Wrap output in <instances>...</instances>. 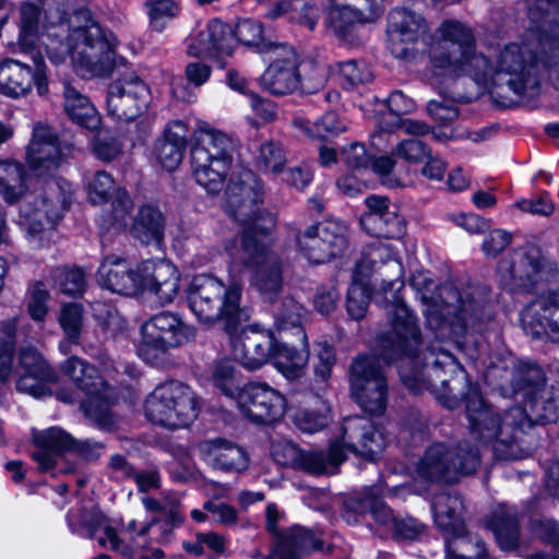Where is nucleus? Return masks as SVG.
<instances>
[{
    "instance_id": "f257e3e1",
    "label": "nucleus",
    "mask_w": 559,
    "mask_h": 559,
    "mask_svg": "<svg viewBox=\"0 0 559 559\" xmlns=\"http://www.w3.org/2000/svg\"><path fill=\"white\" fill-rule=\"evenodd\" d=\"M391 330L377 337L376 352L386 362H397L403 384L413 393L428 391L445 407L453 409L465 397L469 388L465 370L454 356L431 346L419 354L421 334L414 313L404 301L392 293V300L384 298Z\"/></svg>"
},
{
    "instance_id": "f03ea898",
    "label": "nucleus",
    "mask_w": 559,
    "mask_h": 559,
    "mask_svg": "<svg viewBox=\"0 0 559 559\" xmlns=\"http://www.w3.org/2000/svg\"><path fill=\"white\" fill-rule=\"evenodd\" d=\"M25 170L22 165L0 160V194L7 203H20L19 225L28 239L41 246L45 235L69 209L72 200L71 185L61 178L46 182L39 192L26 193Z\"/></svg>"
},
{
    "instance_id": "7ed1b4c3",
    "label": "nucleus",
    "mask_w": 559,
    "mask_h": 559,
    "mask_svg": "<svg viewBox=\"0 0 559 559\" xmlns=\"http://www.w3.org/2000/svg\"><path fill=\"white\" fill-rule=\"evenodd\" d=\"M463 400L471 436L483 444L492 443L497 459L521 460L537 448L533 433L528 438L521 437L524 426H530L522 407L514 406L500 413L484 401L477 386L469 388Z\"/></svg>"
},
{
    "instance_id": "20e7f679",
    "label": "nucleus",
    "mask_w": 559,
    "mask_h": 559,
    "mask_svg": "<svg viewBox=\"0 0 559 559\" xmlns=\"http://www.w3.org/2000/svg\"><path fill=\"white\" fill-rule=\"evenodd\" d=\"M441 304L430 306L426 312V324L437 340L464 335L477 330L492 319L490 288L484 284H468L459 289L452 284L440 287Z\"/></svg>"
},
{
    "instance_id": "39448f33",
    "label": "nucleus",
    "mask_w": 559,
    "mask_h": 559,
    "mask_svg": "<svg viewBox=\"0 0 559 559\" xmlns=\"http://www.w3.org/2000/svg\"><path fill=\"white\" fill-rule=\"evenodd\" d=\"M241 284L233 278L227 285L211 274H198L187 287L189 308L205 325L223 323L227 333H234L247 320L240 307Z\"/></svg>"
},
{
    "instance_id": "423d86ee",
    "label": "nucleus",
    "mask_w": 559,
    "mask_h": 559,
    "mask_svg": "<svg viewBox=\"0 0 559 559\" xmlns=\"http://www.w3.org/2000/svg\"><path fill=\"white\" fill-rule=\"evenodd\" d=\"M542 46L536 38L525 35L522 45H506L496 58L492 97L502 106H510L514 99L510 94L521 97L527 90L537 86L536 64L540 62L549 72L555 84L551 67L542 60Z\"/></svg>"
},
{
    "instance_id": "0eeeda50",
    "label": "nucleus",
    "mask_w": 559,
    "mask_h": 559,
    "mask_svg": "<svg viewBox=\"0 0 559 559\" xmlns=\"http://www.w3.org/2000/svg\"><path fill=\"white\" fill-rule=\"evenodd\" d=\"M201 399L188 384L171 380L158 384L146 397V418L170 430L189 427L199 416Z\"/></svg>"
},
{
    "instance_id": "6e6552de",
    "label": "nucleus",
    "mask_w": 559,
    "mask_h": 559,
    "mask_svg": "<svg viewBox=\"0 0 559 559\" xmlns=\"http://www.w3.org/2000/svg\"><path fill=\"white\" fill-rule=\"evenodd\" d=\"M511 290L532 292L539 284L556 280L558 262L535 243H525L504 255L497 266Z\"/></svg>"
},
{
    "instance_id": "1a4fd4ad",
    "label": "nucleus",
    "mask_w": 559,
    "mask_h": 559,
    "mask_svg": "<svg viewBox=\"0 0 559 559\" xmlns=\"http://www.w3.org/2000/svg\"><path fill=\"white\" fill-rule=\"evenodd\" d=\"M234 153L235 143L227 134L216 130L200 134L191 148V166L197 182L207 193L215 195L222 191Z\"/></svg>"
},
{
    "instance_id": "9d476101",
    "label": "nucleus",
    "mask_w": 559,
    "mask_h": 559,
    "mask_svg": "<svg viewBox=\"0 0 559 559\" xmlns=\"http://www.w3.org/2000/svg\"><path fill=\"white\" fill-rule=\"evenodd\" d=\"M479 464V450L466 440L455 444L435 442L419 459L416 472L432 483H453L475 473Z\"/></svg>"
},
{
    "instance_id": "9b49d317",
    "label": "nucleus",
    "mask_w": 559,
    "mask_h": 559,
    "mask_svg": "<svg viewBox=\"0 0 559 559\" xmlns=\"http://www.w3.org/2000/svg\"><path fill=\"white\" fill-rule=\"evenodd\" d=\"M141 333L138 353L151 365H158L170 348L180 347L195 337V329L169 311H162L145 321Z\"/></svg>"
},
{
    "instance_id": "f8f14e48",
    "label": "nucleus",
    "mask_w": 559,
    "mask_h": 559,
    "mask_svg": "<svg viewBox=\"0 0 559 559\" xmlns=\"http://www.w3.org/2000/svg\"><path fill=\"white\" fill-rule=\"evenodd\" d=\"M240 260L250 273V284L267 301H273L283 287L281 257L262 243L258 237L241 238Z\"/></svg>"
},
{
    "instance_id": "ddd939ff",
    "label": "nucleus",
    "mask_w": 559,
    "mask_h": 559,
    "mask_svg": "<svg viewBox=\"0 0 559 559\" xmlns=\"http://www.w3.org/2000/svg\"><path fill=\"white\" fill-rule=\"evenodd\" d=\"M350 392L359 407L370 415L386 409L389 386L383 367L374 356H359L350 365Z\"/></svg>"
},
{
    "instance_id": "4468645a",
    "label": "nucleus",
    "mask_w": 559,
    "mask_h": 559,
    "mask_svg": "<svg viewBox=\"0 0 559 559\" xmlns=\"http://www.w3.org/2000/svg\"><path fill=\"white\" fill-rule=\"evenodd\" d=\"M37 447L32 459L37 463L41 473L50 472L57 464V457L67 453L80 456L86 462L96 461L102 455L105 445L93 440H78L58 427H51L34 437Z\"/></svg>"
},
{
    "instance_id": "2eb2a0df",
    "label": "nucleus",
    "mask_w": 559,
    "mask_h": 559,
    "mask_svg": "<svg viewBox=\"0 0 559 559\" xmlns=\"http://www.w3.org/2000/svg\"><path fill=\"white\" fill-rule=\"evenodd\" d=\"M487 379L502 396L522 401L547 386L544 369L536 362L520 359L489 367Z\"/></svg>"
},
{
    "instance_id": "dca6fc26",
    "label": "nucleus",
    "mask_w": 559,
    "mask_h": 559,
    "mask_svg": "<svg viewBox=\"0 0 559 559\" xmlns=\"http://www.w3.org/2000/svg\"><path fill=\"white\" fill-rule=\"evenodd\" d=\"M531 27L527 36L542 46V60L552 69L559 90V0H525Z\"/></svg>"
},
{
    "instance_id": "f3484780",
    "label": "nucleus",
    "mask_w": 559,
    "mask_h": 559,
    "mask_svg": "<svg viewBox=\"0 0 559 559\" xmlns=\"http://www.w3.org/2000/svg\"><path fill=\"white\" fill-rule=\"evenodd\" d=\"M76 41L80 61L95 76H105L115 69L114 37L98 23L91 22L83 27L74 28L70 35Z\"/></svg>"
},
{
    "instance_id": "a211bd4d",
    "label": "nucleus",
    "mask_w": 559,
    "mask_h": 559,
    "mask_svg": "<svg viewBox=\"0 0 559 559\" xmlns=\"http://www.w3.org/2000/svg\"><path fill=\"white\" fill-rule=\"evenodd\" d=\"M106 103L110 117L118 121L130 122L147 109L150 90L135 72H119L108 86Z\"/></svg>"
},
{
    "instance_id": "6ab92c4d",
    "label": "nucleus",
    "mask_w": 559,
    "mask_h": 559,
    "mask_svg": "<svg viewBox=\"0 0 559 559\" xmlns=\"http://www.w3.org/2000/svg\"><path fill=\"white\" fill-rule=\"evenodd\" d=\"M297 242L310 262L325 263L346 250L347 227L334 221L321 222L298 234Z\"/></svg>"
},
{
    "instance_id": "aec40b11",
    "label": "nucleus",
    "mask_w": 559,
    "mask_h": 559,
    "mask_svg": "<svg viewBox=\"0 0 559 559\" xmlns=\"http://www.w3.org/2000/svg\"><path fill=\"white\" fill-rule=\"evenodd\" d=\"M240 413L251 423L271 425L284 417V395L265 382H248L236 399Z\"/></svg>"
},
{
    "instance_id": "412c9836",
    "label": "nucleus",
    "mask_w": 559,
    "mask_h": 559,
    "mask_svg": "<svg viewBox=\"0 0 559 559\" xmlns=\"http://www.w3.org/2000/svg\"><path fill=\"white\" fill-rule=\"evenodd\" d=\"M388 35L390 49L395 58L414 56V45L430 38L426 19L407 9H394L389 14Z\"/></svg>"
},
{
    "instance_id": "4be33fe9",
    "label": "nucleus",
    "mask_w": 559,
    "mask_h": 559,
    "mask_svg": "<svg viewBox=\"0 0 559 559\" xmlns=\"http://www.w3.org/2000/svg\"><path fill=\"white\" fill-rule=\"evenodd\" d=\"M439 40L430 49V62L437 69L461 67V60L475 45L472 31L463 23L448 20L438 28Z\"/></svg>"
},
{
    "instance_id": "5701e85b",
    "label": "nucleus",
    "mask_w": 559,
    "mask_h": 559,
    "mask_svg": "<svg viewBox=\"0 0 559 559\" xmlns=\"http://www.w3.org/2000/svg\"><path fill=\"white\" fill-rule=\"evenodd\" d=\"M32 60L34 69L15 60H7L0 66V92L11 97L26 95L35 84L39 95L47 93V78L44 58L34 51Z\"/></svg>"
},
{
    "instance_id": "b1692460",
    "label": "nucleus",
    "mask_w": 559,
    "mask_h": 559,
    "mask_svg": "<svg viewBox=\"0 0 559 559\" xmlns=\"http://www.w3.org/2000/svg\"><path fill=\"white\" fill-rule=\"evenodd\" d=\"M367 212L360 217L362 229L377 238L399 239L406 231L405 219L399 207L386 197L370 195L366 198Z\"/></svg>"
},
{
    "instance_id": "393cba45",
    "label": "nucleus",
    "mask_w": 559,
    "mask_h": 559,
    "mask_svg": "<svg viewBox=\"0 0 559 559\" xmlns=\"http://www.w3.org/2000/svg\"><path fill=\"white\" fill-rule=\"evenodd\" d=\"M522 324L532 337L559 343V290L530 302L522 312Z\"/></svg>"
},
{
    "instance_id": "a878e982",
    "label": "nucleus",
    "mask_w": 559,
    "mask_h": 559,
    "mask_svg": "<svg viewBox=\"0 0 559 559\" xmlns=\"http://www.w3.org/2000/svg\"><path fill=\"white\" fill-rule=\"evenodd\" d=\"M340 445L364 459L373 461L384 450L386 441L373 423L365 416L344 419Z\"/></svg>"
},
{
    "instance_id": "bb28decb",
    "label": "nucleus",
    "mask_w": 559,
    "mask_h": 559,
    "mask_svg": "<svg viewBox=\"0 0 559 559\" xmlns=\"http://www.w3.org/2000/svg\"><path fill=\"white\" fill-rule=\"evenodd\" d=\"M269 53L271 63L261 76L263 87L277 96L298 90V55L296 50L286 44H281Z\"/></svg>"
},
{
    "instance_id": "cd10ccee",
    "label": "nucleus",
    "mask_w": 559,
    "mask_h": 559,
    "mask_svg": "<svg viewBox=\"0 0 559 559\" xmlns=\"http://www.w3.org/2000/svg\"><path fill=\"white\" fill-rule=\"evenodd\" d=\"M237 188L225 191V212L243 226V234L257 237V234L266 235L275 227V216L261 210L262 197L257 195L252 200L240 203L238 195L234 192Z\"/></svg>"
},
{
    "instance_id": "c85d7f7f",
    "label": "nucleus",
    "mask_w": 559,
    "mask_h": 559,
    "mask_svg": "<svg viewBox=\"0 0 559 559\" xmlns=\"http://www.w3.org/2000/svg\"><path fill=\"white\" fill-rule=\"evenodd\" d=\"M61 151L57 134L45 124H37L27 148V160L35 176H51L59 167Z\"/></svg>"
},
{
    "instance_id": "c756f323",
    "label": "nucleus",
    "mask_w": 559,
    "mask_h": 559,
    "mask_svg": "<svg viewBox=\"0 0 559 559\" xmlns=\"http://www.w3.org/2000/svg\"><path fill=\"white\" fill-rule=\"evenodd\" d=\"M142 287L156 295L162 305L173 302L179 290L180 274L167 260H146L140 264Z\"/></svg>"
},
{
    "instance_id": "7c9ffc66",
    "label": "nucleus",
    "mask_w": 559,
    "mask_h": 559,
    "mask_svg": "<svg viewBox=\"0 0 559 559\" xmlns=\"http://www.w3.org/2000/svg\"><path fill=\"white\" fill-rule=\"evenodd\" d=\"M200 455L211 465L225 473H242L249 466V456L243 448L222 438L198 443Z\"/></svg>"
},
{
    "instance_id": "2f4dec72",
    "label": "nucleus",
    "mask_w": 559,
    "mask_h": 559,
    "mask_svg": "<svg viewBox=\"0 0 559 559\" xmlns=\"http://www.w3.org/2000/svg\"><path fill=\"white\" fill-rule=\"evenodd\" d=\"M275 343L270 332H245L234 346L235 359L243 368L257 370L273 357Z\"/></svg>"
},
{
    "instance_id": "473e14b6",
    "label": "nucleus",
    "mask_w": 559,
    "mask_h": 559,
    "mask_svg": "<svg viewBox=\"0 0 559 559\" xmlns=\"http://www.w3.org/2000/svg\"><path fill=\"white\" fill-rule=\"evenodd\" d=\"M99 282L112 293L133 295L142 288L140 264L133 270L126 260L107 257L98 270Z\"/></svg>"
},
{
    "instance_id": "72a5a7b5",
    "label": "nucleus",
    "mask_w": 559,
    "mask_h": 559,
    "mask_svg": "<svg viewBox=\"0 0 559 559\" xmlns=\"http://www.w3.org/2000/svg\"><path fill=\"white\" fill-rule=\"evenodd\" d=\"M188 129L180 120L169 122L156 140L154 155L160 166L174 171L182 162L187 147Z\"/></svg>"
},
{
    "instance_id": "f704fd0d",
    "label": "nucleus",
    "mask_w": 559,
    "mask_h": 559,
    "mask_svg": "<svg viewBox=\"0 0 559 559\" xmlns=\"http://www.w3.org/2000/svg\"><path fill=\"white\" fill-rule=\"evenodd\" d=\"M370 513L373 520L382 526L393 527L396 518L393 511L379 497L374 489H368L361 497L345 501L342 518L347 522H357L358 515Z\"/></svg>"
},
{
    "instance_id": "c9c22d12",
    "label": "nucleus",
    "mask_w": 559,
    "mask_h": 559,
    "mask_svg": "<svg viewBox=\"0 0 559 559\" xmlns=\"http://www.w3.org/2000/svg\"><path fill=\"white\" fill-rule=\"evenodd\" d=\"M525 407L522 409L526 413V418L530 426H524V433H521L522 438H528L530 433H533L539 443V431L537 426H545L555 423L558 418L557 405L554 399L552 389L545 386L543 391L534 394L523 401Z\"/></svg>"
},
{
    "instance_id": "e433bc0d",
    "label": "nucleus",
    "mask_w": 559,
    "mask_h": 559,
    "mask_svg": "<svg viewBox=\"0 0 559 559\" xmlns=\"http://www.w3.org/2000/svg\"><path fill=\"white\" fill-rule=\"evenodd\" d=\"M281 342L275 343L273 353L275 367L287 378L296 379L301 376L309 359L307 340L302 344L289 342L287 335H281Z\"/></svg>"
},
{
    "instance_id": "4c0bfd02",
    "label": "nucleus",
    "mask_w": 559,
    "mask_h": 559,
    "mask_svg": "<svg viewBox=\"0 0 559 559\" xmlns=\"http://www.w3.org/2000/svg\"><path fill=\"white\" fill-rule=\"evenodd\" d=\"M487 525L492 531L501 549L510 551L518 548L521 532L515 508L506 504L498 506Z\"/></svg>"
},
{
    "instance_id": "58836bf2",
    "label": "nucleus",
    "mask_w": 559,
    "mask_h": 559,
    "mask_svg": "<svg viewBox=\"0 0 559 559\" xmlns=\"http://www.w3.org/2000/svg\"><path fill=\"white\" fill-rule=\"evenodd\" d=\"M63 108L67 116L79 127L96 131L100 126V116L91 100L74 86H63Z\"/></svg>"
},
{
    "instance_id": "ea45409f",
    "label": "nucleus",
    "mask_w": 559,
    "mask_h": 559,
    "mask_svg": "<svg viewBox=\"0 0 559 559\" xmlns=\"http://www.w3.org/2000/svg\"><path fill=\"white\" fill-rule=\"evenodd\" d=\"M60 368L62 373L88 396L99 395L108 389V383L98 370L76 356L69 357Z\"/></svg>"
},
{
    "instance_id": "a19ab883",
    "label": "nucleus",
    "mask_w": 559,
    "mask_h": 559,
    "mask_svg": "<svg viewBox=\"0 0 559 559\" xmlns=\"http://www.w3.org/2000/svg\"><path fill=\"white\" fill-rule=\"evenodd\" d=\"M165 217L153 204L142 205L131 226V235L144 245H159L164 238Z\"/></svg>"
},
{
    "instance_id": "79ce46f5",
    "label": "nucleus",
    "mask_w": 559,
    "mask_h": 559,
    "mask_svg": "<svg viewBox=\"0 0 559 559\" xmlns=\"http://www.w3.org/2000/svg\"><path fill=\"white\" fill-rule=\"evenodd\" d=\"M345 459L346 455L336 440L330 444L326 453L322 450L302 451L298 468L314 475L334 474Z\"/></svg>"
},
{
    "instance_id": "37998d69",
    "label": "nucleus",
    "mask_w": 559,
    "mask_h": 559,
    "mask_svg": "<svg viewBox=\"0 0 559 559\" xmlns=\"http://www.w3.org/2000/svg\"><path fill=\"white\" fill-rule=\"evenodd\" d=\"M43 25V10L39 5L31 2H23L20 7V36L19 46L25 53H33L36 50V43L39 38Z\"/></svg>"
},
{
    "instance_id": "c03bdc74",
    "label": "nucleus",
    "mask_w": 559,
    "mask_h": 559,
    "mask_svg": "<svg viewBox=\"0 0 559 559\" xmlns=\"http://www.w3.org/2000/svg\"><path fill=\"white\" fill-rule=\"evenodd\" d=\"M461 63L459 68L445 67L443 70L457 75H469L477 84L489 87L490 94L492 95L496 66L493 67L484 53L476 52L475 45L469 49L466 56L462 58Z\"/></svg>"
},
{
    "instance_id": "a18cd8bd",
    "label": "nucleus",
    "mask_w": 559,
    "mask_h": 559,
    "mask_svg": "<svg viewBox=\"0 0 559 559\" xmlns=\"http://www.w3.org/2000/svg\"><path fill=\"white\" fill-rule=\"evenodd\" d=\"M386 106L390 110L388 116H383L379 121V131L372 134V145L379 151L382 150V139L395 131V126L399 124L402 115L413 111L415 108L414 102L404 95L401 91H394L390 94Z\"/></svg>"
},
{
    "instance_id": "49530a36",
    "label": "nucleus",
    "mask_w": 559,
    "mask_h": 559,
    "mask_svg": "<svg viewBox=\"0 0 559 559\" xmlns=\"http://www.w3.org/2000/svg\"><path fill=\"white\" fill-rule=\"evenodd\" d=\"M323 540L314 537V535L307 528L301 526H294L281 536L274 549H284L286 555H293L301 558L312 550H321Z\"/></svg>"
},
{
    "instance_id": "de8ad7c7",
    "label": "nucleus",
    "mask_w": 559,
    "mask_h": 559,
    "mask_svg": "<svg viewBox=\"0 0 559 559\" xmlns=\"http://www.w3.org/2000/svg\"><path fill=\"white\" fill-rule=\"evenodd\" d=\"M304 312V307L293 297L283 298L281 304L274 309L278 332L287 335V332L293 330V335L304 344L307 338L306 332L301 325Z\"/></svg>"
},
{
    "instance_id": "09e8293b",
    "label": "nucleus",
    "mask_w": 559,
    "mask_h": 559,
    "mask_svg": "<svg viewBox=\"0 0 559 559\" xmlns=\"http://www.w3.org/2000/svg\"><path fill=\"white\" fill-rule=\"evenodd\" d=\"M234 40L247 46L255 48L261 53H269L281 44L267 40L263 35V26L259 22L251 20H242L238 22L233 29Z\"/></svg>"
},
{
    "instance_id": "8fccbe9b",
    "label": "nucleus",
    "mask_w": 559,
    "mask_h": 559,
    "mask_svg": "<svg viewBox=\"0 0 559 559\" xmlns=\"http://www.w3.org/2000/svg\"><path fill=\"white\" fill-rule=\"evenodd\" d=\"M379 15H366L350 5H333L329 11V24L333 32L345 38L356 23L374 21Z\"/></svg>"
},
{
    "instance_id": "3c124183",
    "label": "nucleus",
    "mask_w": 559,
    "mask_h": 559,
    "mask_svg": "<svg viewBox=\"0 0 559 559\" xmlns=\"http://www.w3.org/2000/svg\"><path fill=\"white\" fill-rule=\"evenodd\" d=\"M254 162L262 173L280 174L287 163V152L281 142L269 140L260 144Z\"/></svg>"
},
{
    "instance_id": "603ef678",
    "label": "nucleus",
    "mask_w": 559,
    "mask_h": 559,
    "mask_svg": "<svg viewBox=\"0 0 559 559\" xmlns=\"http://www.w3.org/2000/svg\"><path fill=\"white\" fill-rule=\"evenodd\" d=\"M16 317L0 321V374L10 377L12 370L13 357L16 348L17 335Z\"/></svg>"
},
{
    "instance_id": "864d4df0",
    "label": "nucleus",
    "mask_w": 559,
    "mask_h": 559,
    "mask_svg": "<svg viewBox=\"0 0 559 559\" xmlns=\"http://www.w3.org/2000/svg\"><path fill=\"white\" fill-rule=\"evenodd\" d=\"M59 323L66 335L68 344L61 343L63 352L68 353L69 344H79L83 329V306L70 302L62 306L59 314Z\"/></svg>"
},
{
    "instance_id": "5fc2aeb1",
    "label": "nucleus",
    "mask_w": 559,
    "mask_h": 559,
    "mask_svg": "<svg viewBox=\"0 0 559 559\" xmlns=\"http://www.w3.org/2000/svg\"><path fill=\"white\" fill-rule=\"evenodd\" d=\"M110 397L111 393L108 386L105 392L90 396V400L81 405L85 416L104 430H109L114 426L112 414L109 408Z\"/></svg>"
},
{
    "instance_id": "6e6d98bb",
    "label": "nucleus",
    "mask_w": 559,
    "mask_h": 559,
    "mask_svg": "<svg viewBox=\"0 0 559 559\" xmlns=\"http://www.w3.org/2000/svg\"><path fill=\"white\" fill-rule=\"evenodd\" d=\"M51 278L55 286L64 295L76 297L85 290V275L80 267H57L52 271Z\"/></svg>"
},
{
    "instance_id": "4d7b16f0",
    "label": "nucleus",
    "mask_w": 559,
    "mask_h": 559,
    "mask_svg": "<svg viewBox=\"0 0 559 559\" xmlns=\"http://www.w3.org/2000/svg\"><path fill=\"white\" fill-rule=\"evenodd\" d=\"M298 88L301 93L312 94L321 90L326 81L324 67L314 60H298Z\"/></svg>"
},
{
    "instance_id": "13d9d810",
    "label": "nucleus",
    "mask_w": 559,
    "mask_h": 559,
    "mask_svg": "<svg viewBox=\"0 0 559 559\" xmlns=\"http://www.w3.org/2000/svg\"><path fill=\"white\" fill-rule=\"evenodd\" d=\"M118 189L114 177L105 170L95 171L86 181L87 198L93 204L108 202Z\"/></svg>"
},
{
    "instance_id": "bf43d9fd",
    "label": "nucleus",
    "mask_w": 559,
    "mask_h": 559,
    "mask_svg": "<svg viewBox=\"0 0 559 559\" xmlns=\"http://www.w3.org/2000/svg\"><path fill=\"white\" fill-rule=\"evenodd\" d=\"M231 188H238L234 192L238 195L240 203L264 193L262 181L251 170H243L238 176H233L226 190Z\"/></svg>"
},
{
    "instance_id": "052dcab7",
    "label": "nucleus",
    "mask_w": 559,
    "mask_h": 559,
    "mask_svg": "<svg viewBox=\"0 0 559 559\" xmlns=\"http://www.w3.org/2000/svg\"><path fill=\"white\" fill-rule=\"evenodd\" d=\"M212 379L215 386L227 397L236 401L241 388L236 381V370L234 366L226 360L218 361L214 365Z\"/></svg>"
},
{
    "instance_id": "680f3d73",
    "label": "nucleus",
    "mask_w": 559,
    "mask_h": 559,
    "mask_svg": "<svg viewBox=\"0 0 559 559\" xmlns=\"http://www.w3.org/2000/svg\"><path fill=\"white\" fill-rule=\"evenodd\" d=\"M145 7L150 19V25L154 31L162 32L167 21L176 17L179 5L174 0H146Z\"/></svg>"
},
{
    "instance_id": "e2e57ef3",
    "label": "nucleus",
    "mask_w": 559,
    "mask_h": 559,
    "mask_svg": "<svg viewBox=\"0 0 559 559\" xmlns=\"http://www.w3.org/2000/svg\"><path fill=\"white\" fill-rule=\"evenodd\" d=\"M19 361L25 373L34 372L48 380H56L53 370L34 347H21Z\"/></svg>"
},
{
    "instance_id": "0e129e2a",
    "label": "nucleus",
    "mask_w": 559,
    "mask_h": 559,
    "mask_svg": "<svg viewBox=\"0 0 559 559\" xmlns=\"http://www.w3.org/2000/svg\"><path fill=\"white\" fill-rule=\"evenodd\" d=\"M427 429V418L419 411L409 409L403 417L400 438L417 442L424 440Z\"/></svg>"
},
{
    "instance_id": "69168bd1",
    "label": "nucleus",
    "mask_w": 559,
    "mask_h": 559,
    "mask_svg": "<svg viewBox=\"0 0 559 559\" xmlns=\"http://www.w3.org/2000/svg\"><path fill=\"white\" fill-rule=\"evenodd\" d=\"M207 28L217 55H230L235 47L234 33L230 25L221 20H213L207 24Z\"/></svg>"
},
{
    "instance_id": "338daca9",
    "label": "nucleus",
    "mask_w": 559,
    "mask_h": 559,
    "mask_svg": "<svg viewBox=\"0 0 559 559\" xmlns=\"http://www.w3.org/2000/svg\"><path fill=\"white\" fill-rule=\"evenodd\" d=\"M337 67L340 74L349 86L364 84L372 79V72L364 61H343Z\"/></svg>"
},
{
    "instance_id": "774afa93",
    "label": "nucleus",
    "mask_w": 559,
    "mask_h": 559,
    "mask_svg": "<svg viewBox=\"0 0 559 559\" xmlns=\"http://www.w3.org/2000/svg\"><path fill=\"white\" fill-rule=\"evenodd\" d=\"M531 533L545 544L559 547V525L556 521L545 518L531 519Z\"/></svg>"
}]
</instances>
